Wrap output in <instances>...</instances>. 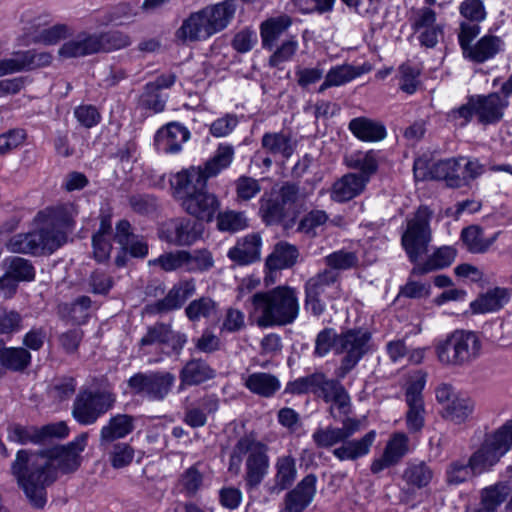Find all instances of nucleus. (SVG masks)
<instances>
[{"instance_id": "nucleus-10", "label": "nucleus", "mask_w": 512, "mask_h": 512, "mask_svg": "<svg viewBox=\"0 0 512 512\" xmlns=\"http://www.w3.org/2000/svg\"><path fill=\"white\" fill-rule=\"evenodd\" d=\"M299 197V187L286 182L279 189H272L260 200V213L267 225L278 224L294 213Z\"/></svg>"}, {"instance_id": "nucleus-17", "label": "nucleus", "mask_w": 512, "mask_h": 512, "mask_svg": "<svg viewBox=\"0 0 512 512\" xmlns=\"http://www.w3.org/2000/svg\"><path fill=\"white\" fill-rule=\"evenodd\" d=\"M196 292L194 279L182 280L175 284L163 299L146 306L150 314H162L180 309Z\"/></svg>"}, {"instance_id": "nucleus-15", "label": "nucleus", "mask_w": 512, "mask_h": 512, "mask_svg": "<svg viewBox=\"0 0 512 512\" xmlns=\"http://www.w3.org/2000/svg\"><path fill=\"white\" fill-rule=\"evenodd\" d=\"M187 342L184 333L174 331L171 324L156 322L147 327L146 333L138 342L140 351L146 355L151 352L152 346H167L175 354H180Z\"/></svg>"}, {"instance_id": "nucleus-40", "label": "nucleus", "mask_w": 512, "mask_h": 512, "mask_svg": "<svg viewBox=\"0 0 512 512\" xmlns=\"http://www.w3.org/2000/svg\"><path fill=\"white\" fill-rule=\"evenodd\" d=\"M137 16V6L123 1L109 7L99 22L101 25L121 26L131 23Z\"/></svg>"}, {"instance_id": "nucleus-39", "label": "nucleus", "mask_w": 512, "mask_h": 512, "mask_svg": "<svg viewBox=\"0 0 512 512\" xmlns=\"http://www.w3.org/2000/svg\"><path fill=\"white\" fill-rule=\"evenodd\" d=\"M299 252L294 245L286 242L278 243L266 260L270 270H281L292 267L298 259Z\"/></svg>"}, {"instance_id": "nucleus-23", "label": "nucleus", "mask_w": 512, "mask_h": 512, "mask_svg": "<svg viewBox=\"0 0 512 512\" xmlns=\"http://www.w3.org/2000/svg\"><path fill=\"white\" fill-rule=\"evenodd\" d=\"M214 34L202 9L191 13L176 32L177 38L183 42L206 40Z\"/></svg>"}, {"instance_id": "nucleus-3", "label": "nucleus", "mask_w": 512, "mask_h": 512, "mask_svg": "<svg viewBox=\"0 0 512 512\" xmlns=\"http://www.w3.org/2000/svg\"><path fill=\"white\" fill-rule=\"evenodd\" d=\"M252 314L261 328L286 326L298 317L300 305L295 288L277 286L253 294L250 298Z\"/></svg>"}, {"instance_id": "nucleus-18", "label": "nucleus", "mask_w": 512, "mask_h": 512, "mask_svg": "<svg viewBox=\"0 0 512 512\" xmlns=\"http://www.w3.org/2000/svg\"><path fill=\"white\" fill-rule=\"evenodd\" d=\"M425 382V375H420L406 389V402L409 408L406 413V425L411 433L420 432L424 427L425 409L422 391Z\"/></svg>"}, {"instance_id": "nucleus-26", "label": "nucleus", "mask_w": 512, "mask_h": 512, "mask_svg": "<svg viewBox=\"0 0 512 512\" xmlns=\"http://www.w3.org/2000/svg\"><path fill=\"white\" fill-rule=\"evenodd\" d=\"M261 237L257 233L247 234L239 238L231 247L227 257L238 265H249L260 259Z\"/></svg>"}, {"instance_id": "nucleus-6", "label": "nucleus", "mask_w": 512, "mask_h": 512, "mask_svg": "<svg viewBox=\"0 0 512 512\" xmlns=\"http://www.w3.org/2000/svg\"><path fill=\"white\" fill-rule=\"evenodd\" d=\"M234 156V149L230 145L218 146L214 156L208 160L204 167L191 166L175 175L174 190L177 198L195 194L207 189V181L217 176L223 169L230 166Z\"/></svg>"}, {"instance_id": "nucleus-57", "label": "nucleus", "mask_w": 512, "mask_h": 512, "mask_svg": "<svg viewBox=\"0 0 512 512\" xmlns=\"http://www.w3.org/2000/svg\"><path fill=\"white\" fill-rule=\"evenodd\" d=\"M188 251L178 250L165 253L154 260H150V265H159L164 271L170 272L180 268L187 271Z\"/></svg>"}, {"instance_id": "nucleus-22", "label": "nucleus", "mask_w": 512, "mask_h": 512, "mask_svg": "<svg viewBox=\"0 0 512 512\" xmlns=\"http://www.w3.org/2000/svg\"><path fill=\"white\" fill-rule=\"evenodd\" d=\"M317 478L314 474L305 476L296 487L285 496L284 512H303L316 494Z\"/></svg>"}, {"instance_id": "nucleus-32", "label": "nucleus", "mask_w": 512, "mask_h": 512, "mask_svg": "<svg viewBox=\"0 0 512 512\" xmlns=\"http://www.w3.org/2000/svg\"><path fill=\"white\" fill-rule=\"evenodd\" d=\"M510 299L509 290L506 288H494L480 295L470 303L475 314L492 313L501 309Z\"/></svg>"}, {"instance_id": "nucleus-58", "label": "nucleus", "mask_w": 512, "mask_h": 512, "mask_svg": "<svg viewBox=\"0 0 512 512\" xmlns=\"http://www.w3.org/2000/svg\"><path fill=\"white\" fill-rule=\"evenodd\" d=\"M97 38L100 42V52L123 49L131 44L130 36L122 31L97 33Z\"/></svg>"}, {"instance_id": "nucleus-28", "label": "nucleus", "mask_w": 512, "mask_h": 512, "mask_svg": "<svg viewBox=\"0 0 512 512\" xmlns=\"http://www.w3.org/2000/svg\"><path fill=\"white\" fill-rule=\"evenodd\" d=\"M366 176L348 173L337 180L332 187L331 198L336 202H346L361 194L367 185Z\"/></svg>"}, {"instance_id": "nucleus-63", "label": "nucleus", "mask_w": 512, "mask_h": 512, "mask_svg": "<svg viewBox=\"0 0 512 512\" xmlns=\"http://www.w3.org/2000/svg\"><path fill=\"white\" fill-rule=\"evenodd\" d=\"M133 458L134 449L127 443L115 444L110 452V462L115 469L128 466Z\"/></svg>"}, {"instance_id": "nucleus-62", "label": "nucleus", "mask_w": 512, "mask_h": 512, "mask_svg": "<svg viewBox=\"0 0 512 512\" xmlns=\"http://www.w3.org/2000/svg\"><path fill=\"white\" fill-rule=\"evenodd\" d=\"M448 264V248L437 249L432 256L423 264L413 268L414 274H425L433 270L445 267Z\"/></svg>"}, {"instance_id": "nucleus-13", "label": "nucleus", "mask_w": 512, "mask_h": 512, "mask_svg": "<svg viewBox=\"0 0 512 512\" xmlns=\"http://www.w3.org/2000/svg\"><path fill=\"white\" fill-rule=\"evenodd\" d=\"M238 450L246 452L245 482L253 489L262 482L268 472V447L252 437L244 436L238 440Z\"/></svg>"}, {"instance_id": "nucleus-50", "label": "nucleus", "mask_w": 512, "mask_h": 512, "mask_svg": "<svg viewBox=\"0 0 512 512\" xmlns=\"http://www.w3.org/2000/svg\"><path fill=\"white\" fill-rule=\"evenodd\" d=\"M217 228L220 231L235 233L248 227L244 212L226 210L217 215Z\"/></svg>"}, {"instance_id": "nucleus-25", "label": "nucleus", "mask_w": 512, "mask_h": 512, "mask_svg": "<svg viewBox=\"0 0 512 512\" xmlns=\"http://www.w3.org/2000/svg\"><path fill=\"white\" fill-rule=\"evenodd\" d=\"M190 137L188 129L180 123L171 122L160 128L155 135L158 150L164 153H177Z\"/></svg>"}, {"instance_id": "nucleus-19", "label": "nucleus", "mask_w": 512, "mask_h": 512, "mask_svg": "<svg viewBox=\"0 0 512 512\" xmlns=\"http://www.w3.org/2000/svg\"><path fill=\"white\" fill-rule=\"evenodd\" d=\"M178 199L181 201L182 208L189 215L197 218V221L202 223L203 221H212L220 206L217 197L214 194L209 193L207 189Z\"/></svg>"}, {"instance_id": "nucleus-33", "label": "nucleus", "mask_w": 512, "mask_h": 512, "mask_svg": "<svg viewBox=\"0 0 512 512\" xmlns=\"http://www.w3.org/2000/svg\"><path fill=\"white\" fill-rule=\"evenodd\" d=\"M182 386L199 385L215 377V370L202 359H191L180 370Z\"/></svg>"}, {"instance_id": "nucleus-36", "label": "nucleus", "mask_w": 512, "mask_h": 512, "mask_svg": "<svg viewBox=\"0 0 512 512\" xmlns=\"http://www.w3.org/2000/svg\"><path fill=\"white\" fill-rule=\"evenodd\" d=\"M245 386L261 397H272L281 387L278 378L272 374L256 372L247 376Z\"/></svg>"}, {"instance_id": "nucleus-46", "label": "nucleus", "mask_w": 512, "mask_h": 512, "mask_svg": "<svg viewBox=\"0 0 512 512\" xmlns=\"http://www.w3.org/2000/svg\"><path fill=\"white\" fill-rule=\"evenodd\" d=\"M218 304L208 296H202L192 300L185 308L186 317L192 322H198L202 318H209L216 314Z\"/></svg>"}, {"instance_id": "nucleus-51", "label": "nucleus", "mask_w": 512, "mask_h": 512, "mask_svg": "<svg viewBox=\"0 0 512 512\" xmlns=\"http://www.w3.org/2000/svg\"><path fill=\"white\" fill-rule=\"evenodd\" d=\"M399 89L406 94H414L421 85L419 79L421 71L409 62L399 66Z\"/></svg>"}, {"instance_id": "nucleus-9", "label": "nucleus", "mask_w": 512, "mask_h": 512, "mask_svg": "<svg viewBox=\"0 0 512 512\" xmlns=\"http://www.w3.org/2000/svg\"><path fill=\"white\" fill-rule=\"evenodd\" d=\"M371 341V333L362 328L347 329L339 333L336 354L343 356L337 370L339 378H344L372 350Z\"/></svg>"}, {"instance_id": "nucleus-21", "label": "nucleus", "mask_w": 512, "mask_h": 512, "mask_svg": "<svg viewBox=\"0 0 512 512\" xmlns=\"http://www.w3.org/2000/svg\"><path fill=\"white\" fill-rule=\"evenodd\" d=\"M453 347V361L455 364H467L476 359L481 350V341L478 335L471 331H455L450 337Z\"/></svg>"}, {"instance_id": "nucleus-16", "label": "nucleus", "mask_w": 512, "mask_h": 512, "mask_svg": "<svg viewBox=\"0 0 512 512\" xmlns=\"http://www.w3.org/2000/svg\"><path fill=\"white\" fill-rule=\"evenodd\" d=\"M434 478L433 469L421 460L408 461L401 474L403 486L401 487V501L409 502L419 490L430 485Z\"/></svg>"}, {"instance_id": "nucleus-4", "label": "nucleus", "mask_w": 512, "mask_h": 512, "mask_svg": "<svg viewBox=\"0 0 512 512\" xmlns=\"http://www.w3.org/2000/svg\"><path fill=\"white\" fill-rule=\"evenodd\" d=\"M342 424V427L317 428L312 434V440L316 447L328 449L341 443L332 451V454L340 461H354L366 456L375 442L376 432L371 430L360 439L349 440L360 430L361 422L358 419L346 417Z\"/></svg>"}, {"instance_id": "nucleus-49", "label": "nucleus", "mask_w": 512, "mask_h": 512, "mask_svg": "<svg viewBox=\"0 0 512 512\" xmlns=\"http://www.w3.org/2000/svg\"><path fill=\"white\" fill-rule=\"evenodd\" d=\"M167 101V95L161 94L152 84H146L144 90L138 99V108L153 113L164 111Z\"/></svg>"}, {"instance_id": "nucleus-60", "label": "nucleus", "mask_w": 512, "mask_h": 512, "mask_svg": "<svg viewBox=\"0 0 512 512\" xmlns=\"http://www.w3.org/2000/svg\"><path fill=\"white\" fill-rule=\"evenodd\" d=\"M214 266L212 253L207 249L188 251L187 272H205Z\"/></svg>"}, {"instance_id": "nucleus-52", "label": "nucleus", "mask_w": 512, "mask_h": 512, "mask_svg": "<svg viewBox=\"0 0 512 512\" xmlns=\"http://www.w3.org/2000/svg\"><path fill=\"white\" fill-rule=\"evenodd\" d=\"M7 267V273L10 274L16 282L31 281L35 277V270L31 262L21 257H9L4 260Z\"/></svg>"}, {"instance_id": "nucleus-8", "label": "nucleus", "mask_w": 512, "mask_h": 512, "mask_svg": "<svg viewBox=\"0 0 512 512\" xmlns=\"http://www.w3.org/2000/svg\"><path fill=\"white\" fill-rule=\"evenodd\" d=\"M305 308L314 316H321L326 310L322 296L328 299L341 297L342 289L339 272L323 269L310 277L304 284Z\"/></svg>"}, {"instance_id": "nucleus-47", "label": "nucleus", "mask_w": 512, "mask_h": 512, "mask_svg": "<svg viewBox=\"0 0 512 512\" xmlns=\"http://www.w3.org/2000/svg\"><path fill=\"white\" fill-rule=\"evenodd\" d=\"M277 473L273 490L282 491L289 487L296 478L297 470L294 458L283 456L276 462Z\"/></svg>"}, {"instance_id": "nucleus-20", "label": "nucleus", "mask_w": 512, "mask_h": 512, "mask_svg": "<svg viewBox=\"0 0 512 512\" xmlns=\"http://www.w3.org/2000/svg\"><path fill=\"white\" fill-rule=\"evenodd\" d=\"M319 398L330 403L329 414L338 420L342 416L347 417L352 410L351 398L339 380L328 379L320 391Z\"/></svg>"}, {"instance_id": "nucleus-34", "label": "nucleus", "mask_w": 512, "mask_h": 512, "mask_svg": "<svg viewBox=\"0 0 512 512\" xmlns=\"http://www.w3.org/2000/svg\"><path fill=\"white\" fill-rule=\"evenodd\" d=\"M484 172V167L477 160L465 158L450 162V187L462 186Z\"/></svg>"}, {"instance_id": "nucleus-2", "label": "nucleus", "mask_w": 512, "mask_h": 512, "mask_svg": "<svg viewBox=\"0 0 512 512\" xmlns=\"http://www.w3.org/2000/svg\"><path fill=\"white\" fill-rule=\"evenodd\" d=\"M77 215L78 210L73 204L49 208L39 214L43 219L39 229L13 235L6 242L5 247L12 253L35 256L52 254L67 242Z\"/></svg>"}, {"instance_id": "nucleus-54", "label": "nucleus", "mask_w": 512, "mask_h": 512, "mask_svg": "<svg viewBox=\"0 0 512 512\" xmlns=\"http://www.w3.org/2000/svg\"><path fill=\"white\" fill-rule=\"evenodd\" d=\"M510 493V488L505 484H498L484 489L482 492V508L479 512H495Z\"/></svg>"}, {"instance_id": "nucleus-41", "label": "nucleus", "mask_w": 512, "mask_h": 512, "mask_svg": "<svg viewBox=\"0 0 512 512\" xmlns=\"http://www.w3.org/2000/svg\"><path fill=\"white\" fill-rule=\"evenodd\" d=\"M262 148L273 155L289 158L294 152L291 137L284 132L265 133L261 140Z\"/></svg>"}, {"instance_id": "nucleus-38", "label": "nucleus", "mask_w": 512, "mask_h": 512, "mask_svg": "<svg viewBox=\"0 0 512 512\" xmlns=\"http://www.w3.org/2000/svg\"><path fill=\"white\" fill-rule=\"evenodd\" d=\"M475 403L467 394L455 395L450 400V426L461 427L472 419Z\"/></svg>"}, {"instance_id": "nucleus-53", "label": "nucleus", "mask_w": 512, "mask_h": 512, "mask_svg": "<svg viewBox=\"0 0 512 512\" xmlns=\"http://www.w3.org/2000/svg\"><path fill=\"white\" fill-rule=\"evenodd\" d=\"M20 71L33 70L48 66L52 61V55L48 52H36L26 50L16 53Z\"/></svg>"}, {"instance_id": "nucleus-31", "label": "nucleus", "mask_w": 512, "mask_h": 512, "mask_svg": "<svg viewBox=\"0 0 512 512\" xmlns=\"http://www.w3.org/2000/svg\"><path fill=\"white\" fill-rule=\"evenodd\" d=\"M202 10L209 20L212 30L216 34L224 30L230 24L236 12V5L234 0H224L217 4L208 5Z\"/></svg>"}, {"instance_id": "nucleus-11", "label": "nucleus", "mask_w": 512, "mask_h": 512, "mask_svg": "<svg viewBox=\"0 0 512 512\" xmlns=\"http://www.w3.org/2000/svg\"><path fill=\"white\" fill-rule=\"evenodd\" d=\"M176 377L169 371L138 372L128 379L133 394L152 401H163L175 384Z\"/></svg>"}, {"instance_id": "nucleus-12", "label": "nucleus", "mask_w": 512, "mask_h": 512, "mask_svg": "<svg viewBox=\"0 0 512 512\" xmlns=\"http://www.w3.org/2000/svg\"><path fill=\"white\" fill-rule=\"evenodd\" d=\"M431 211L428 207L421 206L414 217L407 222V229L402 235V245L412 262L427 252L428 243L431 240L429 222Z\"/></svg>"}, {"instance_id": "nucleus-42", "label": "nucleus", "mask_w": 512, "mask_h": 512, "mask_svg": "<svg viewBox=\"0 0 512 512\" xmlns=\"http://www.w3.org/2000/svg\"><path fill=\"white\" fill-rule=\"evenodd\" d=\"M92 301L88 296H80L71 304L59 306V314L73 324H84L90 316Z\"/></svg>"}, {"instance_id": "nucleus-29", "label": "nucleus", "mask_w": 512, "mask_h": 512, "mask_svg": "<svg viewBox=\"0 0 512 512\" xmlns=\"http://www.w3.org/2000/svg\"><path fill=\"white\" fill-rule=\"evenodd\" d=\"M134 430V418L127 414H117L110 418L100 430V446H106L122 439Z\"/></svg>"}, {"instance_id": "nucleus-64", "label": "nucleus", "mask_w": 512, "mask_h": 512, "mask_svg": "<svg viewBox=\"0 0 512 512\" xmlns=\"http://www.w3.org/2000/svg\"><path fill=\"white\" fill-rule=\"evenodd\" d=\"M359 75L360 72L351 65H338L332 67L326 74L334 87L344 85Z\"/></svg>"}, {"instance_id": "nucleus-14", "label": "nucleus", "mask_w": 512, "mask_h": 512, "mask_svg": "<svg viewBox=\"0 0 512 512\" xmlns=\"http://www.w3.org/2000/svg\"><path fill=\"white\" fill-rule=\"evenodd\" d=\"M204 233L202 222L190 218H175L165 222L159 230L161 240L175 246H191Z\"/></svg>"}, {"instance_id": "nucleus-43", "label": "nucleus", "mask_w": 512, "mask_h": 512, "mask_svg": "<svg viewBox=\"0 0 512 512\" xmlns=\"http://www.w3.org/2000/svg\"><path fill=\"white\" fill-rule=\"evenodd\" d=\"M346 164L351 169L359 170L358 176H366L369 182L378 169V154L373 150L357 151L346 157Z\"/></svg>"}, {"instance_id": "nucleus-56", "label": "nucleus", "mask_w": 512, "mask_h": 512, "mask_svg": "<svg viewBox=\"0 0 512 512\" xmlns=\"http://www.w3.org/2000/svg\"><path fill=\"white\" fill-rule=\"evenodd\" d=\"M8 439L22 445L33 443L40 444V429L35 426H22L13 424L8 428Z\"/></svg>"}, {"instance_id": "nucleus-27", "label": "nucleus", "mask_w": 512, "mask_h": 512, "mask_svg": "<svg viewBox=\"0 0 512 512\" xmlns=\"http://www.w3.org/2000/svg\"><path fill=\"white\" fill-rule=\"evenodd\" d=\"M97 33L80 32L73 39L65 42L59 49V56L79 58L100 52V44Z\"/></svg>"}, {"instance_id": "nucleus-30", "label": "nucleus", "mask_w": 512, "mask_h": 512, "mask_svg": "<svg viewBox=\"0 0 512 512\" xmlns=\"http://www.w3.org/2000/svg\"><path fill=\"white\" fill-rule=\"evenodd\" d=\"M292 25V18L287 14L270 17L260 25L262 46L273 49L280 36Z\"/></svg>"}, {"instance_id": "nucleus-35", "label": "nucleus", "mask_w": 512, "mask_h": 512, "mask_svg": "<svg viewBox=\"0 0 512 512\" xmlns=\"http://www.w3.org/2000/svg\"><path fill=\"white\" fill-rule=\"evenodd\" d=\"M504 48L505 43L500 37L485 35L472 47L465 58L482 63L493 58Z\"/></svg>"}, {"instance_id": "nucleus-44", "label": "nucleus", "mask_w": 512, "mask_h": 512, "mask_svg": "<svg viewBox=\"0 0 512 512\" xmlns=\"http://www.w3.org/2000/svg\"><path fill=\"white\" fill-rule=\"evenodd\" d=\"M327 378L323 373L316 372L304 377H299L287 383L285 392L290 394H306L312 392L317 397L324 386Z\"/></svg>"}, {"instance_id": "nucleus-61", "label": "nucleus", "mask_w": 512, "mask_h": 512, "mask_svg": "<svg viewBox=\"0 0 512 512\" xmlns=\"http://www.w3.org/2000/svg\"><path fill=\"white\" fill-rule=\"evenodd\" d=\"M339 334L333 328H325L321 330L315 339L314 355L317 357L326 356L331 349L336 353V343Z\"/></svg>"}, {"instance_id": "nucleus-37", "label": "nucleus", "mask_w": 512, "mask_h": 512, "mask_svg": "<svg viewBox=\"0 0 512 512\" xmlns=\"http://www.w3.org/2000/svg\"><path fill=\"white\" fill-rule=\"evenodd\" d=\"M349 129L362 141H379L386 136V129L382 124L365 117L352 119Z\"/></svg>"}, {"instance_id": "nucleus-24", "label": "nucleus", "mask_w": 512, "mask_h": 512, "mask_svg": "<svg viewBox=\"0 0 512 512\" xmlns=\"http://www.w3.org/2000/svg\"><path fill=\"white\" fill-rule=\"evenodd\" d=\"M507 99L493 93L488 96L472 97V106L475 109L479 121L484 124L495 123L503 116L504 109L508 106Z\"/></svg>"}, {"instance_id": "nucleus-7", "label": "nucleus", "mask_w": 512, "mask_h": 512, "mask_svg": "<svg viewBox=\"0 0 512 512\" xmlns=\"http://www.w3.org/2000/svg\"><path fill=\"white\" fill-rule=\"evenodd\" d=\"M116 402V395L107 388L82 387L76 395L72 416L81 425H92L111 410Z\"/></svg>"}, {"instance_id": "nucleus-1", "label": "nucleus", "mask_w": 512, "mask_h": 512, "mask_svg": "<svg viewBox=\"0 0 512 512\" xmlns=\"http://www.w3.org/2000/svg\"><path fill=\"white\" fill-rule=\"evenodd\" d=\"M88 434L82 433L67 445L55 446L40 453L19 450L11 471L23 490L29 504L43 509L47 503L46 488L57 477V472L70 473L81 465V453L87 445Z\"/></svg>"}, {"instance_id": "nucleus-55", "label": "nucleus", "mask_w": 512, "mask_h": 512, "mask_svg": "<svg viewBox=\"0 0 512 512\" xmlns=\"http://www.w3.org/2000/svg\"><path fill=\"white\" fill-rule=\"evenodd\" d=\"M326 269L338 272L348 270L358 264V257L355 252L338 250L324 257Z\"/></svg>"}, {"instance_id": "nucleus-5", "label": "nucleus", "mask_w": 512, "mask_h": 512, "mask_svg": "<svg viewBox=\"0 0 512 512\" xmlns=\"http://www.w3.org/2000/svg\"><path fill=\"white\" fill-rule=\"evenodd\" d=\"M512 447V420L488 435L481 447L470 458L468 466H454L450 483H460L472 473H482L495 465Z\"/></svg>"}, {"instance_id": "nucleus-59", "label": "nucleus", "mask_w": 512, "mask_h": 512, "mask_svg": "<svg viewBox=\"0 0 512 512\" xmlns=\"http://www.w3.org/2000/svg\"><path fill=\"white\" fill-rule=\"evenodd\" d=\"M409 451V438L402 432L394 433L388 440L384 453L395 463H399L400 460Z\"/></svg>"}, {"instance_id": "nucleus-48", "label": "nucleus", "mask_w": 512, "mask_h": 512, "mask_svg": "<svg viewBox=\"0 0 512 512\" xmlns=\"http://www.w3.org/2000/svg\"><path fill=\"white\" fill-rule=\"evenodd\" d=\"M31 361V355L28 350L18 348L1 349L0 362L2 366L13 371H21L25 369Z\"/></svg>"}, {"instance_id": "nucleus-45", "label": "nucleus", "mask_w": 512, "mask_h": 512, "mask_svg": "<svg viewBox=\"0 0 512 512\" xmlns=\"http://www.w3.org/2000/svg\"><path fill=\"white\" fill-rule=\"evenodd\" d=\"M497 235L490 238H485L480 227L472 225L462 230L461 239L467 249L473 253H482L489 249V247L496 240Z\"/></svg>"}]
</instances>
